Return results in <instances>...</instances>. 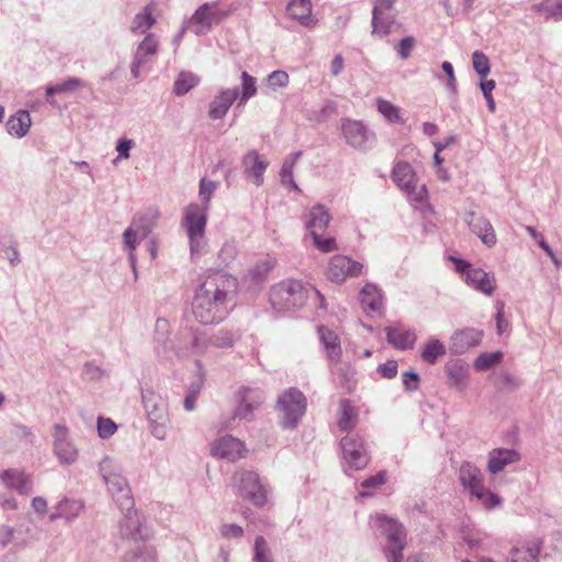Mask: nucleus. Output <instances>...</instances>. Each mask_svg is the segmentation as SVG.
Instances as JSON below:
<instances>
[{
    "label": "nucleus",
    "mask_w": 562,
    "mask_h": 562,
    "mask_svg": "<svg viewBox=\"0 0 562 562\" xmlns=\"http://www.w3.org/2000/svg\"><path fill=\"white\" fill-rule=\"evenodd\" d=\"M237 291V280L223 271L209 274L196 289L192 312L201 324H216L228 314L227 304Z\"/></svg>",
    "instance_id": "1"
},
{
    "label": "nucleus",
    "mask_w": 562,
    "mask_h": 562,
    "mask_svg": "<svg viewBox=\"0 0 562 562\" xmlns=\"http://www.w3.org/2000/svg\"><path fill=\"white\" fill-rule=\"evenodd\" d=\"M217 189V182L202 178L199 186L201 204H189L183 214L182 227L184 228L189 243L191 256H201L206 252L207 243L205 227L211 198Z\"/></svg>",
    "instance_id": "2"
},
{
    "label": "nucleus",
    "mask_w": 562,
    "mask_h": 562,
    "mask_svg": "<svg viewBox=\"0 0 562 562\" xmlns=\"http://www.w3.org/2000/svg\"><path fill=\"white\" fill-rule=\"evenodd\" d=\"M99 471L120 509H132L134 498L122 467L112 458L104 457L99 464Z\"/></svg>",
    "instance_id": "3"
},
{
    "label": "nucleus",
    "mask_w": 562,
    "mask_h": 562,
    "mask_svg": "<svg viewBox=\"0 0 562 562\" xmlns=\"http://www.w3.org/2000/svg\"><path fill=\"white\" fill-rule=\"evenodd\" d=\"M459 481L484 508L491 510L501 505V497L484 486V475L475 464L463 462L459 469Z\"/></svg>",
    "instance_id": "4"
},
{
    "label": "nucleus",
    "mask_w": 562,
    "mask_h": 562,
    "mask_svg": "<svg viewBox=\"0 0 562 562\" xmlns=\"http://www.w3.org/2000/svg\"><path fill=\"white\" fill-rule=\"evenodd\" d=\"M308 297V288L297 280H284L270 289L269 301L277 312L301 307Z\"/></svg>",
    "instance_id": "5"
},
{
    "label": "nucleus",
    "mask_w": 562,
    "mask_h": 562,
    "mask_svg": "<svg viewBox=\"0 0 562 562\" xmlns=\"http://www.w3.org/2000/svg\"><path fill=\"white\" fill-rule=\"evenodd\" d=\"M279 425L283 429H295L306 412V397L297 389L283 392L277 402Z\"/></svg>",
    "instance_id": "6"
},
{
    "label": "nucleus",
    "mask_w": 562,
    "mask_h": 562,
    "mask_svg": "<svg viewBox=\"0 0 562 562\" xmlns=\"http://www.w3.org/2000/svg\"><path fill=\"white\" fill-rule=\"evenodd\" d=\"M142 397L151 435L158 440H164L167 437L169 423L167 402L151 389L143 390Z\"/></svg>",
    "instance_id": "7"
},
{
    "label": "nucleus",
    "mask_w": 562,
    "mask_h": 562,
    "mask_svg": "<svg viewBox=\"0 0 562 562\" xmlns=\"http://www.w3.org/2000/svg\"><path fill=\"white\" fill-rule=\"evenodd\" d=\"M378 528L386 535L385 557L389 562H402L403 550L406 546V532L402 524L385 515L372 517Z\"/></svg>",
    "instance_id": "8"
},
{
    "label": "nucleus",
    "mask_w": 562,
    "mask_h": 562,
    "mask_svg": "<svg viewBox=\"0 0 562 562\" xmlns=\"http://www.w3.org/2000/svg\"><path fill=\"white\" fill-rule=\"evenodd\" d=\"M232 480L236 495L247 499L256 507H262L267 503L266 492L256 472L248 470L237 471Z\"/></svg>",
    "instance_id": "9"
},
{
    "label": "nucleus",
    "mask_w": 562,
    "mask_h": 562,
    "mask_svg": "<svg viewBox=\"0 0 562 562\" xmlns=\"http://www.w3.org/2000/svg\"><path fill=\"white\" fill-rule=\"evenodd\" d=\"M266 401L265 391L258 386H240L234 394L233 418L251 422L255 412L258 411Z\"/></svg>",
    "instance_id": "10"
},
{
    "label": "nucleus",
    "mask_w": 562,
    "mask_h": 562,
    "mask_svg": "<svg viewBox=\"0 0 562 562\" xmlns=\"http://www.w3.org/2000/svg\"><path fill=\"white\" fill-rule=\"evenodd\" d=\"M340 130L346 143L357 150L366 153L376 143L375 133L361 121L344 119Z\"/></svg>",
    "instance_id": "11"
},
{
    "label": "nucleus",
    "mask_w": 562,
    "mask_h": 562,
    "mask_svg": "<svg viewBox=\"0 0 562 562\" xmlns=\"http://www.w3.org/2000/svg\"><path fill=\"white\" fill-rule=\"evenodd\" d=\"M240 338L238 329L220 328L209 336L193 334L191 340L192 353L202 356L206 353L210 346L215 348H231Z\"/></svg>",
    "instance_id": "12"
},
{
    "label": "nucleus",
    "mask_w": 562,
    "mask_h": 562,
    "mask_svg": "<svg viewBox=\"0 0 562 562\" xmlns=\"http://www.w3.org/2000/svg\"><path fill=\"white\" fill-rule=\"evenodd\" d=\"M227 15V12L220 9L218 1L205 2L194 11L187 23L193 27L195 35H204L212 30L213 25L221 23Z\"/></svg>",
    "instance_id": "13"
},
{
    "label": "nucleus",
    "mask_w": 562,
    "mask_h": 562,
    "mask_svg": "<svg viewBox=\"0 0 562 562\" xmlns=\"http://www.w3.org/2000/svg\"><path fill=\"white\" fill-rule=\"evenodd\" d=\"M342 457L347 465L355 471L364 469L369 463L367 445L358 434H350L340 441Z\"/></svg>",
    "instance_id": "14"
},
{
    "label": "nucleus",
    "mask_w": 562,
    "mask_h": 562,
    "mask_svg": "<svg viewBox=\"0 0 562 562\" xmlns=\"http://www.w3.org/2000/svg\"><path fill=\"white\" fill-rule=\"evenodd\" d=\"M53 451L63 465L74 464L79 457V451L70 438L69 430L65 425L55 424L53 427Z\"/></svg>",
    "instance_id": "15"
},
{
    "label": "nucleus",
    "mask_w": 562,
    "mask_h": 562,
    "mask_svg": "<svg viewBox=\"0 0 562 562\" xmlns=\"http://www.w3.org/2000/svg\"><path fill=\"white\" fill-rule=\"evenodd\" d=\"M392 179L409 198L418 202L423 201L425 188L417 190L416 176L408 162H397L393 168Z\"/></svg>",
    "instance_id": "16"
},
{
    "label": "nucleus",
    "mask_w": 562,
    "mask_h": 562,
    "mask_svg": "<svg viewBox=\"0 0 562 562\" xmlns=\"http://www.w3.org/2000/svg\"><path fill=\"white\" fill-rule=\"evenodd\" d=\"M363 265L342 255L334 256L328 263L327 278L336 283L347 278H355L362 273Z\"/></svg>",
    "instance_id": "17"
},
{
    "label": "nucleus",
    "mask_w": 562,
    "mask_h": 562,
    "mask_svg": "<svg viewBox=\"0 0 562 562\" xmlns=\"http://www.w3.org/2000/svg\"><path fill=\"white\" fill-rule=\"evenodd\" d=\"M483 330L465 327L457 330L450 338V351L453 355H462L469 349L479 346L483 339Z\"/></svg>",
    "instance_id": "18"
},
{
    "label": "nucleus",
    "mask_w": 562,
    "mask_h": 562,
    "mask_svg": "<svg viewBox=\"0 0 562 562\" xmlns=\"http://www.w3.org/2000/svg\"><path fill=\"white\" fill-rule=\"evenodd\" d=\"M241 166L244 177L248 181L256 187H260L263 183V173L268 168V161L263 160L256 149L249 150L244 155Z\"/></svg>",
    "instance_id": "19"
},
{
    "label": "nucleus",
    "mask_w": 562,
    "mask_h": 562,
    "mask_svg": "<svg viewBox=\"0 0 562 562\" xmlns=\"http://www.w3.org/2000/svg\"><path fill=\"white\" fill-rule=\"evenodd\" d=\"M245 446L244 443L231 436L226 435L217 440H215L211 445V453L214 457L221 459H227L229 461H235L245 456Z\"/></svg>",
    "instance_id": "20"
},
{
    "label": "nucleus",
    "mask_w": 562,
    "mask_h": 562,
    "mask_svg": "<svg viewBox=\"0 0 562 562\" xmlns=\"http://www.w3.org/2000/svg\"><path fill=\"white\" fill-rule=\"evenodd\" d=\"M465 222L472 233H474L484 245L493 247L496 244L497 238L495 231L486 217L474 212H468L465 214Z\"/></svg>",
    "instance_id": "21"
},
{
    "label": "nucleus",
    "mask_w": 562,
    "mask_h": 562,
    "mask_svg": "<svg viewBox=\"0 0 562 562\" xmlns=\"http://www.w3.org/2000/svg\"><path fill=\"white\" fill-rule=\"evenodd\" d=\"M123 518L120 520V533L123 538L127 539H146L147 533L143 531L142 517L137 513V510L132 507V509L122 510Z\"/></svg>",
    "instance_id": "22"
},
{
    "label": "nucleus",
    "mask_w": 562,
    "mask_h": 562,
    "mask_svg": "<svg viewBox=\"0 0 562 562\" xmlns=\"http://www.w3.org/2000/svg\"><path fill=\"white\" fill-rule=\"evenodd\" d=\"M465 283L477 292L492 296L496 290V278L493 272H487L481 268H474L468 272Z\"/></svg>",
    "instance_id": "23"
},
{
    "label": "nucleus",
    "mask_w": 562,
    "mask_h": 562,
    "mask_svg": "<svg viewBox=\"0 0 562 562\" xmlns=\"http://www.w3.org/2000/svg\"><path fill=\"white\" fill-rule=\"evenodd\" d=\"M385 333L387 342L398 350L412 349L417 339L414 330L403 326H389L385 328Z\"/></svg>",
    "instance_id": "24"
},
{
    "label": "nucleus",
    "mask_w": 562,
    "mask_h": 562,
    "mask_svg": "<svg viewBox=\"0 0 562 562\" xmlns=\"http://www.w3.org/2000/svg\"><path fill=\"white\" fill-rule=\"evenodd\" d=\"M239 95L238 88L224 89L220 92L218 95L214 98V100L210 103L209 116L212 120H220L224 117L229 110L231 105L234 101L237 100Z\"/></svg>",
    "instance_id": "25"
},
{
    "label": "nucleus",
    "mask_w": 562,
    "mask_h": 562,
    "mask_svg": "<svg viewBox=\"0 0 562 562\" xmlns=\"http://www.w3.org/2000/svg\"><path fill=\"white\" fill-rule=\"evenodd\" d=\"M519 459L520 454L515 449H493L488 454L487 471L497 474Z\"/></svg>",
    "instance_id": "26"
},
{
    "label": "nucleus",
    "mask_w": 562,
    "mask_h": 562,
    "mask_svg": "<svg viewBox=\"0 0 562 562\" xmlns=\"http://www.w3.org/2000/svg\"><path fill=\"white\" fill-rule=\"evenodd\" d=\"M304 226L312 232L325 231L331 220L328 209L323 204L313 205L304 215Z\"/></svg>",
    "instance_id": "27"
},
{
    "label": "nucleus",
    "mask_w": 562,
    "mask_h": 562,
    "mask_svg": "<svg viewBox=\"0 0 562 562\" xmlns=\"http://www.w3.org/2000/svg\"><path fill=\"white\" fill-rule=\"evenodd\" d=\"M85 508V504L80 499L63 498L55 506V510L50 514L49 520L65 519L70 522L75 520Z\"/></svg>",
    "instance_id": "28"
},
{
    "label": "nucleus",
    "mask_w": 562,
    "mask_h": 562,
    "mask_svg": "<svg viewBox=\"0 0 562 562\" xmlns=\"http://www.w3.org/2000/svg\"><path fill=\"white\" fill-rule=\"evenodd\" d=\"M286 11L303 26L313 27L316 24V19L312 15L311 0H292L286 7Z\"/></svg>",
    "instance_id": "29"
},
{
    "label": "nucleus",
    "mask_w": 562,
    "mask_h": 562,
    "mask_svg": "<svg viewBox=\"0 0 562 562\" xmlns=\"http://www.w3.org/2000/svg\"><path fill=\"white\" fill-rule=\"evenodd\" d=\"M540 551H541V544H539V543L513 548L506 558V562H539L538 558H539ZM464 562H470V561H464ZM480 562H494V561L491 558H482Z\"/></svg>",
    "instance_id": "30"
},
{
    "label": "nucleus",
    "mask_w": 562,
    "mask_h": 562,
    "mask_svg": "<svg viewBox=\"0 0 562 562\" xmlns=\"http://www.w3.org/2000/svg\"><path fill=\"white\" fill-rule=\"evenodd\" d=\"M371 24L372 35L386 36L393 32L395 14L391 13V11L379 12L378 9H373Z\"/></svg>",
    "instance_id": "31"
},
{
    "label": "nucleus",
    "mask_w": 562,
    "mask_h": 562,
    "mask_svg": "<svg viewBox=\"0 0 562 562\" xmlns=\"http://www.w3.org/2000/svg\"><path fill=\"white\" fill-rule=\"evenodd\" d=\"M318 334L327 358L330 361H338L341 356V347L337 334L325 326H318Z\"/></svg>",
    "instance_id": "32"
},
{
    "label": "nucleus",
    "mask_w": 562,
    "mask_h": 562,
    "mask_svg": "<svg viewBox=\"0 0 562 562\" xmlns=\"http://www.w3.org/2000/svg\"><path fill=\"white\" fill-rule=\"evenodd\" d=\"M452 386L463 390L468 384L469 367L462 360L450 361L445 367Z\"/></svg>",
    "instance_id": "33"
},
{
    "label": "nucleus",
    "mask_w": 562,
    "mask_h": 562,
    "mask_svg": "<svg viewBox=\"0 0 562 562\" xmlns=\"http://www.w3.org/2000/svg\"><path fill=\"white\" fill-rule=\"evenodd\" d=\"M360 303L367 312H379L383 305V296L376 285L367 283L359 293Z\"/></svg>",
    "instance_id": "34"
},
{
    "label": "nucleus",
    "mask_w": 562,
    "mask_h": 562,
    "mask_svg": "<svg viewBox=\"0 0 562 562\" xmlns=\"http://www.w3.org/2000/svg\"><path fill=\"white\" fill-rule=\"evenodd\" d=\"M4 483L18 491L20 494L29 495L32 492V481L30 476L16 470H7L2 474Z\"/></svg>",
    "instance_id": "35"
},
{
    "label": "nucleus",
    "mask_w": 562,
    "mask_h": 562,
    "mask_svg": "<svg viewBox=\"0 0 562 562\" xmlns=\"http://www.w3.org/2000/svg\"><path fill=\"white\" fill-rule=\"evenodd\" d=\"M358 423V413L348 398L339 402V417L337 426L341 431H349L356 427Z\"/></svg>",
    "instance_id": "36"
},
{
    "label": "nucleus",
    "mask_w": 562,
    "mask_h": 562,
    "mask_svg": "<svg viewBox=\"0 0 562 562\" xmlns=\"http://www.w3.org/2000/svg\"><path fill=\"white\" fill-rule=\"evenodd\" d=\"M25 538L14 539V529L8 525H0V546L5 547L14 540V546L18 548L26 547L30 541L37 540V536L32 532L31 528H25Z\"/></svg>",
    "instance_id": "37"
},
{
    "label": "nucleus",
    "mask_w": 562,
    "mask_h": 562,
    "mask_svg": "<svg viewBox=\"0 0 562 562\" xmlns=\"http://www.w3.org/2000/svg\"><path fill=\"white\" fill-rule=\"evenodd\" d=\"M31 124L32 121L29 112L20 110L8 120L7 130L11 135L23 137L29 132Z\"/></svg>",
    "instance_id": "38"
},
{
    "label": "nucleus",
    "mask_w": 562,
    "mask_h": 562,
    "mask_svg": "<svg viewBox=\"0 0 562 562\" xmlns=\"http://www.w3.org/2000/svg\"><path fill=\"white\" fill-rule=\"evenodd\" d=\"M302 156V151H294L285 157L281 170H280V181L283 186L290 187L291 189L295 191H300V188L294 181L293 178V169L296 164V161Z\"/></svg>",
    "instance_id": "39"
},
{
    "label": "nucleus",
    "mask_w": 562,
    "mask_h": 562,
    "mask_svg": "<svg viewBox=\"0 0 562 562\" xmlns=\"http://www.w3.org/2000/svg\"><path fill=\"white\" fill-rule=\"evenodd\" d=\"M446 353L445 345L438 339H430L422 349L420 357L428 364H435Z\"/></svg>",
    "instance_id": "40"
},
{
    "label": "nucleus",
    "mask_w": 562,
    "mask_h": 562,
    "mask_svg": "<svg viewBox=\"0 0 562 562\" xmlns=\"http://www.w3.org/2000/svg\"><path fill=\"white\" fill-rule=\"evenodd\" d=\"M122 562H156V552L145 544L137 546L124 554Z\"/></svg>",
    "instance_id": "41"
},
{
    "label": "nucleus",
    "mask_w": 562,
    "mask_h": 562,
    "mask_svg": "<svg viewBox=\"0 0 562 562\" xmlns=\"http://www.w3.org/2000/svg\"><path fill=\"white\" fill-rule=\"evenodd\" d=\"M276 266V260L268 257V258H265L260 261H258L256 265H254L249 272H248V277L256 283H261L263 282L268 274L270 273V271L274 268Z\"/></svg>",
    "instance_id": "42"
},
{
    "label": "nucleus",
    "mask_w": 562,
    "mask_h": 562,
    "mask_svg": "<svg viewBox=\"0 0 562 562\" xmlns=\"http://www.w3.org/2000/svg\"><path fill=\"white\" fill-rule=\"evenodd\" d=\"M199 77L187 71H181L173 85V93L178 97L187 94L199 83Z\"/></svg>",
    "instance_id": "43"
},
{
    "label": "nucleus",
    "mask_w": 562,
    "mask_h": 562,
    "mask_svg": "<svg viewBox=\"0 0 562 562\" xmlns=\"http://www.w3.org/2000/svg\"><path fill=\"white\" fill-rule=\"evenodd\" d=\"M376 109L379 113L390 123H404L401 110L393 103L384 99H376Z\"/></svg>",
    "instance_id": "44"
},
{
    "label": "nucleus",
    "mask_w": 562,
    "mask_h": 562,
    "mask_svg": "<svg viewBox=\"0 0 562 562\" xmlns=\"http://www.w3.org/2000/svg\"><path fill=\"white\" fill-rule=\"evenodd\" d=\"M533 9L543 14L547 20H562V0H544L533 7Z\"/></svg>",
    "instance_id": "45"
},
{
    "label": "nucleus",
    "mask_w": 562,
    "mask_h": 562,
    "mask_svg": "<svg viewBox=\"0 0 562 562\" xmlns=\"http://www.w3.org/2000/svg\"><path fill=\"white\" fill-rule=\"evenodd\" d=\"M156 20L153 16L151 12L148 9H145L143 12L136 14L133 20L131 31L134 34H144L147 32L154 24Z\"/></svg>",
    "instance_id": "46"
},
{
    "label": "nucleus",
    "mask_w": 562,
    "mask_h": 562,
    "mask_svg": "<svg viewBox=\"0 0 562 562\" xmlns=\"http://www.w3.org/2000/svg\"><path fill=\"white\" fill-rule=\"evenodd\" d=\"M241 94L238 101V106L246 104V102L256 95L257 86L256 78L250 76L247 71H243L241 76Z\"/></svg>",
    "instance_id": "47"
},
{
    "label": "nucleus",
    "mask_w": 562,
    "mask_h": 562,
    "mask_svg": "<svg viewBox=\"0 0 562 562\" xmlns=\"http://www.w3.org/2000/svg\"><path fill=\"white\" fill-rule=\"evenodd\" d=\"M157 41L153 34H148L137 46L134 57L147 61V59L157 53Z\"/></svg>",
    "instance_id": "48"
},
{
    "label": "nucleus",
    "mask_w": 562,
    "mask_h": 562,
    "mask_svg": "<svg viewBox=\"0 0 562 562\" xmlns=\"http://www.w3.org/2000/svg\"><path fill=\"white\" fill-rule=\"evenodd\" d=\"M254 562H273L270 549L266 539L262 536H257L254 544Z\"/></svg>",
    "instance_id": "49"
},
{
    "label": "nucleus",
    "mask_w": 562,
    "mask_h": 562,
    "mask_svg": "<svg viewBox=\"0 0 562 562\" xmlns=\"http://www.w3.org/2000/svg\"><path fill=\"white\" fill-rule=\"evenodd\" d=\"M503 357L501 351L483 352L474 361V368L480 371H486L498 363Z\"/></svg>",
    "instance_id": "50"
},
{
    "label": "nucleus",
    "mask_w": 562,
    "mask_h": 562,
    "mask_svg": "<svg viewBox=\"0 0 562 562\" xmlns=\"http://www.w3.org/2000/svg\"><path fill=\"white\" fill-rule=\"evenodd\" d=\"M472 64L476 74L482 78L486 77L491 71L490 59L483 52L475 50L472 54Z\"/></svg>",
    "instance_id": "51"
},
{
    "label": "nucleus",
    "mask_w": 562,
    "mask_h": 562,
    "mask_svg": "<svg viewBox=\"0 0 562 562\" xmlns=\"http://www.w3.org/2000/svg\"><path fill=\"white\" fill-rule=\"evenodd\" d=\"M218 533L223 539H240L244 536V529L237 524L222 522L218 526Z\"/></svg>",
    "instance_id": "52"
},
{
    "label": "nucleus",
    "mask_w": 562,
    "mask_h": 562,
    "mask_svg": "<svg viewBox=\"0 0 562 562\" xmlns=\"http://www.w3.org/2000/svg\"><path fill=\"white\" fill-rule=\"evenodd\" d=\"M311 236L313 238L315 247L322 252H331L337 249L335 238L324 237L319 235L317 232H312Z\"/></svg>",
    "instance_id": "53"
},
{
    "label": "nucleus",
    "mask_w": 562,
    "mask_h": 562,
    "mask_svg": "<svg viewBox=\"0 0 562 562\" xmlns=\"http://www.w3.org/2000/svg\"><path fill=\"white\" fill-rule=\"evenodd\" d=\"M289 82V75L283 70H274L267 77V83L274 90L285 88Z\"/></svg>",
    "instance_id": "54"
},
{
    "label": "nucleus",
    "mask_w": 562,
    "mask_h": 562,
    "mask_svg": "<svg viewBox=\"0 0 562 562\" xmlns=\"http://www.w3.org/2000/svg\"><path fill=\"white\" fill-rule=\"evenodd\" d=\"M117 427L115 423L110 418L99 417L98 418V434L101 438H110L116 431Z\"/></svg>",
    "instance_id": "55"
},
{
    "label": "nucleus",
    "mask_w": 562,
    "mask_h": 562,
    "mask_svg": "<svg viewBox=\"0 0 562 562\" xmlns=\"http://www.w3.org/2000/svg\"><path fill=\"white\" fill-rule=\"evenodd\" d=\"M11 432L15 438L21 439V440L24 439L29 443H33V441L35 439V436H34L32 429L29 426L21 424V423H14L12 425Z\"/></svg>",
    "instance_id": "56"
},
{
    "label": "nucleus",
    "mask_w": 562,
    "mask_h": 562,
    "mask_svg": "<svg viewBox=\"0 0 562 562\" xmlns=\"http://www.w3.org/2000/svg\"><path fill=\"white\" fill-rule=\"evenodd\" d=\"M504 307H505L504 302H502V301L496 302L497 313L495 315V321H496V330L499 336L503 335L504 333H506L510 326L509 322L504 316Z\"/></svg>",
    "instance_id": "57"
},
{
    "label": "nucleus",
    "mask_w": 562,
    "mask_h": 562,
    "mask_svg": "<svg viewBox=\"0 0 562 562\" xmlns=\"http://www.w3.org/2000/svg\"><path fill=\"white\" fill-rule=\"evenodd\" d=\"M481 90L484 95V99L486 100L487 108L490 112L494 113L496 110V104L492 95V91L495 89V81L493 79L485 80L481 82Z\"/></svg>",
    "instance_id": "58"
},
{
    "label": "nucleus",
    "mask_w": 562,
    "mask_h": 562,
    "mask_svg": "<svg viewBox=\"0 0 562 562\" xmlns=\"http://www.w3.org/2000/svg\"><path fill=\"white\" fill-rule=\"evenodd\" d=\"M414 45L415 38L413 36L404 37L398 42L396 52L402 59H407L411 56Z\"/></svg>",
    "instance_id": "59"
},
{
    "label": "nucleus",
    "mask_w": 562,
    "mask_h": 562,
    "mask_svg": "<svg viewBox=\"0 0 562 562\" xmlns=\"http://www.w3.org/2000/svg\"><path fill=\"white\" fill-rule=\"evenodd\" d=\"M137 234L138 232L135 231L133 227L126 228L123 233V243L125 248L128 250V255L135 254L136 245L138 243Z\"/></svg>",
    "instance_id": "60"
},
{
    "label": "nucleus",
    "mask_w": 562,
    "mask_h": 562,
    "mask_svg": "<svg viewBox=\"0 0 562 562\" xmlns=\"http://www.w3.org/2000/svg\"><path fill=\"white\" fill-rule=\"evenodd\" d=\"M133 146L134 142L132 139L125 137L120 138L116 144V151L119 153V156L113 162L115 164L119 159H127Z\"/></svg>",
    "instance_id": "61"
},
{
    "label": "nucleus",
    "mask_w": 562,
    "mask_h": 562,
    "mask_svg": "<svg viewBox=\"0 0 562 562\" xmlns=\"http://www.w3.org/2000/svg\"><path fill=\"white\" fill-rule=\"evenodd\" d=\"M378 372L385 379H393L397 374V362L395 360H387L378 367Z\"/></svg>",
    "instance_id": "62"
},
{
    "label": "nucleus",
    "mask_w": 562,
    "mask_h": 562,
    "mask_svg": "<svg viewBox=\"0 0 562 562\" xmlns=\"http://www.w3.org/2000/svg\"><path fill=\"white\" fill-rule=\"evenodd\" d=\"M403 385L406 391L413 392L418 390L419 375L414 371H406L403 373Z\"/></svg>",
    "instance_id": "63"
},
{
    "label": "nucleus",
    "mask_w": 562,
    "mask_h": 562,
    "mask_svg": "<svg viewBox=\"0 0 562 562\" xmlns=\"http://www.w3.org/2000/svg\"><path fill=\"white\" fill-rule=\"evenodd\" d=\"M83 82L79 78H68L61 83H58L60 93H68L77 90L78 88L82 87Z\"/></svg>",
    "instance_id": "64"
}]
</instances>
